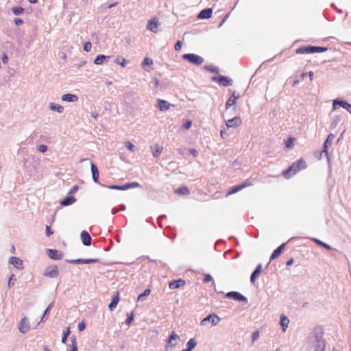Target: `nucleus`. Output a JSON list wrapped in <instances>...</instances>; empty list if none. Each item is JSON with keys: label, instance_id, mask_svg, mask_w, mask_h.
<instances>
[{"label": "nucleus", "instance_id": "5", "mask_svg": "<svg viewBox=\"0 0 351 351\" xmlns=\"http://www.w3.org/2000/svg\"><path fill=\"white\" fill-rule=\"evenodd\" d=\"M208 322H210L212 326H215L219 324L221 322V318L216 313H210L201 320L200 325L205 326H206Z\"/></svg>", "mask_w": 351, "mask_h": 351}, {"label": "nucleus", "instance_id": "28", "mask_svg": "<svg viewBox=\"0 0 351 351\" xmlns=\"http://www.w3.org/2000/svg\"><path fill=\"white\" fill-rule=\"evenodd\" d=\"M285 246V243H282L276 250H275L274 251V252L272 253V254L270 257V259L274 260V259H276V258H278L280 256V254L282 253V252L283 251Z\"/></svg>", "mask_w": 351, "mask_h": 351}, {"label": "nucleus", "instance_id": "58", "mask_svg": "<svg viewBox=\"0 0 351 351\" xmlns=\"http://www.w3.org/2000/svg\"><path fill=\"white\" fill-rule=\"evenodd\" d=\"M45 233H46V235L47 237H49L51 236L53 232L51 230L49 226H46V230H45Z\"/></svg>", "mask_w": 351, "mask_h": 351}, {"label": "nucleus", "instance_id": "40", "mask_svg": "<svg viewBox=\"0 0 351 351\" xmlns=\"http://www.w3.org/2000/svg\"><path fill=\"white\" fill-rule=\"evenodd\" d=\"M12 11L15 15H19L24 12V9L21 7H14Z\"/></svg>", "mask_w": 351, "mask_h": 351}, {"label": "nucleus", "instance_id": "36", "mask_svg": "<svg viewBox=\"0 0 351 351\" xmlns=\"http://www.w3.org/2000/svg\"><path fill=\"white\" fill-rule=\"evenodd\" d=\"M70 351H78L75 337L71 339V343L69 346Z\"/></svg>", "mask_w": 351, "mask_h": 351}, {"label": "nucleus", "instance_id": "64", "mask_svg": "<svg viewBox=\"0 0 351 351\" xmlns=\"http://www.w3.org/2000/svg\"><path fill=\"white\" fill-rule=\"evenodd\" d=\"M77 189H78V186L75 185V186L71 189V190L70 191L69 193L71 194V193H73V192L76 191Z\"/></svg>", "mask_w": 351, "mask_h": 351}, {"label": "nucleus", "instance_id": "7", "mask_svg": "<svg viewBox=\"0 0 351 351\" xmlns=\"http://www.w3.org/2000/svg\"><path fill=\"white\" fill-rule=\"evenodd\" d=\"M18 329L22 334H26L31 330V325L27 317H23L18 324Z\"/></svg>", "mask_w": 351, "mask_h": 351}, {"label": "nucleus", "instance_id": "45", "mask_svg": "<svg viewBox=\"0 0 351 351\" xmlns=\"http://www.w3.org/2000/svg\"><path fill=\"white\" fill-rule=\"evenodd\" d=\"M110 189H115V190H120V191H125L126 190V188H125V184L122 186L119 185H110L108 186Z\"/></svg>", "mask_w": 351, "mask_h": 351}, {"label": "nucleus", "instance_id": "11", "mask_svg": "<svg viewBox=\"0 0 351 351\" xmlns=\"http://www.w3.org/2000/svg\"><path fill=\"white\" fill-rule=\"evenodd\" d=\"M160 25V23L159 20L156 17H154L148 21L147 29L154 33H157Z\"/></svg>", "mask_w": 351, "mask_h": 351}, {"label": "nucleus", "instance_id": "10", "mask_svg": "<svg viewBox=\"0 0 351 351\" xmlns=\"http://www.w3.org/2000/svg\"><path fill=\"white\" fill-rule=\"evenodd\" d=\"M335 139V135L333 134H330L328 136L326 140L325 141L324 145V149L322 152L319 154V158H321L322 154H325L326 156L329 159V154H328V147L330 146Z\"/></svg>", "mask_w": 351, "mask_h": 351}, {"label": "nucleus", "instance_id": "26", "mask_svg": "<svg viewBox=\"0 0 351 351\" xmlns=\"http://www.w3.org/2000/svg\"><path fill=\"white\" fill-rule=\"evenodd\" d=\"M119 301V293H117L115 296H114L111 300V302L108 305V308L110 311H113L117 306V304Z\"/></svg>", "mask_w": 351, "mask_h": 351}, {"label": "nucleus", "instance_id": "43", "mask_svg": "<svg viewBox=\"0 0 351 351\" xmlns=\"http://www.w3.org/2000/svg\"><path fill=\"white\" fill-rule=\"evenodd\" d=\"M138 186H139V184L136 182L127 183L125 184V188H126V190L131 189V188H136Z\"/></svg>", "mask_w": 351, "mask_h": 351}, {"label": "nucleus", "instance_id": "42", "mask_svg": "<svg viewBox=\"0 0 351 351\" xmlns=\"http://www.w3.org/2000/svg\"><path fill=\"white\" fill-rule=\"evenodd\" d=\"M125 146L131 152H135V146L133 143H132L130 141H126L125 142Z\"/></svg>", "mask_w": 351, "mask_h": 351}, {"label": "nucleus", "instance_id": "62", "mask_svg": "<svg viewBox=\"0 0 351 351\" xmlns=\"http://www.w3.org/2000/svg\"><path fill=\"white\" fill-rule=\"evenodd\" d=\"M231 97H234L235 98V100H237V99L239 98V95L237 94L235 91L232 93V95L230 96Z\"/></svg>", "mask_w": 351, "mask_h": 351}, {"label": "nucleus", "instance_id": "47", "mask_svg": "<svg viewBox=\"0 0 351 351\" xmlns=\"http://www.w3.org/2000/svg\"><path fill=\"white\" fill-rule=\"evenodd\" d=\"M293 141H294V138H289L286 141H285V146L288 148H291L293 147Z\"/></svg>", "mask_w": 351, "mask_h": 351}, {"label": "nucleus", "instance_id": "61", "mask_svg": "<svg viewBox=\"0 0 351 351\" xmlns=\"http://www.w3.org/2000/svg\"><path fill=\"white\" fill-rule=\"evenodd\" d=\"M189 152L194 156L196 157L198 155V152L195 149H190Z\"/></svg>", "mask_w": 351, "mask_h": 351}, {"label": "nucleus", "instance_id": "52", "mask_svg": "<svg viewBox=\"0 0 351 351\" xmlns=\"http://www.w3.org/2000/svg\"><path fill=\"white\" fill-rule=\"evenodd\" d=\"M182 44L181 41H180V40L177 41L174 46L175 50H176V51L180 50L182 48Z\"/></svg>", "mask_w": 351, "mask_h": 351}, {"label": "nucleus", "instance_id": "55", "mask_svg": "<svg viewBox=\"0 0 351 351\" xmlns=\"http://www.w3.org/2000/svg\"><path fill=\"white\" fill-rule=\"evenodd\" d=\"M134 320V315L132 313L128 317L125 322L127 324H130Z\"/></svg>", "mask_w": 351, "mask_h": 351}, {"label": "nucleus", "instance_id": "57", "mask_svg": "<svg viewBox=\"0 0 351 351\" xmlns=\"http://www.w3.org/2000/svg\"><path fill=\"white\" fill-rule=\"evenodd\" d=\"M1 60H2L3 63H4V64H7L8 63V57L6 55V53H3V56L1 57Z\"/></svg>", "mask_w": 351, "mask_h": 351}, {"label": "nucleus", "instance_id": "44", "mask_svg": "<svg viewBox=\"0 0 351 351\" xmlns=\"http://www.w3.org/2000/svg\"><path fill=\"white\" fill-rule=\"evenodd\" d=\"M259 337H260L259 330H255L254 332H253V333L252 335V342H255L256 341H257L259 339Z\"/></svg>", "mask_w": 351, "mask_h": 351}, {"label": "nucleus", "instance_id": "39", "mask_svg": "<svg viewBox=\"0 0 351 351\" xmlns=\"http://www.w3.org/2000/svg\"><path fill=\"white\" fill-rule=\"evenodd\" d=\"M176 192L178 194H182V195H188L189 193V189L185 186L180 187V188L178 189L176 191Z\"/></svg>", "mask_w": 351, "mask_h": 351}, {"label": "nucleus", "instance_id": "46", "mask_svg": "<svg viewBox=\"0 0 351 351\" xmlns=\"http://www.w3.org/2000/svg\"><path fill=\"white\" fill-rule=\"evenodd\" d=\"M84 50L86 52H89L92 49V44L90 42H86L83 46Z\"/></svg>", "mask_w": 351, "mask_h": 351}, {"label": "nucleus", "instance_id": "35", "mask_svg": "<svg viewBox=\"0 0 351 351\" xmlns=\"http://www.w3.org/2000/svg\"><path fill=\"white\" fill-rule=\"evenodd\" d=\"M70 335V328L67 327L66 330L63 332L61 341L62 343H65L66 341V339L68 336Z\"/></svg>", "mask_w": 351, "mask_h": 351}, {"label": "nucleus", "instance_id": "37", "mask_svg": "<svg viewBox=\"0 0 351 351\" xmlns=\"http://www.w3.org/2000/svg\"><path fill=\"white\" fill-rule=\"evenodd\" d=\"M236 101L237 100H235V98L234 97H230L227 101H226V108L228 109L230 107L234 106L236 104Z\"/></svg>", "mask_w": 351, "mask_h": 351}, {"label": "nucleus", "instance_id": "18", "mask_svg": "<svg viewBox=\"0 0 351 351\" xmlns=\"http://www.w3.org/2000/svg\"><path fill=\"white\" fill-rule=\"evenodd\" d=\"M252 186V183L251 182H243L241 184L235 186L233 188H232L231 190H230L228 192L227 195H230L239 192V191H241V189H244V188H245L247 186Z\"/></svg>", "mask_w": 351, "mask_h": 351}, {"label": "nucleus", "instance_id": "8", "mask_svg": "<svg viewBox=\"0 0 351 351\" xmlns=\"http://www.w3.org/2000/svg\"><path fill=\"white\" fill-rule=\"evenodd\" d=\"M182 58L195 65H199L204 62V58L194 53L184 54Z\"/></svg>", "mask_w": 351, "mask_h": 351}, {"label": "nucleus", "instance_id": "25", "mask_svg": "<svg viewBox=\"0 0 351 351\" xmlns=\"http://www.w3.org/2000/svg\"><path fill=\"white\" fill-rule=\"evenodd\" d=\"M154 157L158 158L162 152L163 147L158 144H154L151 147Z\"/></svg>", "mask_w": 351, "mask_h": 351}, {"label": "nucleus", "instance_id": "29", "mask_svg": "<svg viewBox=\"0 0 351 351\" xmlns=\"http://www.w3.org/2000/svg\"><path fill=\"white\" fill-rule=\"evenodd\" d=\"M93 180L95 182H98L99 171L97 167L93 163H90Z\"/></svg>", "mask_w": 351, "mask_h": 351}, {"label": "nucleus", "instance_id": "38", "mask_svg": "<svg viewBox=\"0 0 351 351\" xmlns=\"http://www.w3.org/2000/svg\"><path fill=\"white\" fill-rule=\"evenodd\" d=\"M115 62L121 65L122 67H125L126 66L127 61L124 58L119 57L116 59Z\"/></svg>", "mask_w": 351, "mask_h": 351}, {"label": "nucleus", "instance_id": "23", "mask_svg": "<svg viewBox=\"0 0 351 351\" xmlns=\"http://www.w3.org/2000/svg\"><path fill=\"white\" fill-rule=\"evenodd\" d=\"M154 62L151 58H145L142 62L141 66L146 71L150 72L152 70V66Z\"/></svg>", "mask_w": 351, "mask_h": 351}, {"label": "nucleus", "instance_id": "49", "mask_svg": "<svg viewBox=\"0 0 351 351\" xmlns=\"http://www.w3.org/2000/svg\"><path fill=\"white\" fill-rule=\"evenodd\" d=\"M192 125V121L191 120L186 121L182 125L185 130H189Z\"/></svg>", "mask_w": 351, "mask_h": 351}, {"label": "nucleus", "instance_id": "59", "mask_svg": "<svg viewBox=\"0 0 351 351\" xmlns=\"http://www.w3.org/2000/svg\"><path fill=\"white\" fill-rule=\"evenodd\" d=\"M14 22L16 25H20L23 23V20L19 18L14 19Z\"/></svg>", "mask_w": 351, "mask_h": 351}, {"label": "nucleus", "instance_id": "15", "mask_svg": "<svg viewBox=\"0 0 351 351\" xmlns=\"http://www.w3.org/2000/svg\"><path fill=\"white\" fill-rule=\"evenodd\" d=\"M242 123L241 119L239 117H235L226 121L227 128H238Z\"/></svg>", "mask_w": 351, "mask_h": 351}, {"label": "nucleus", "instance_id": "4", "mask_svg": "<svg viewBox=\"0 0 351 351\" xmlns=\"http://www.w3.org/2000/svg\"><path fill=\"white\" fill-rule=\"evenodd\" d=\"M327 50L326 47L307 46L298 48L296 50L297 53H313L324 52Z\"/></svg>", "mask_w": 351, "mask_h": 351}, {"label": "nucleus", "instance_id": "3", "mask_svg": "<svg viewBox=\"0 0 351 351\" xmlns=\"http://www.w3.org/2000/svg\"><path fill=\"white\" fill-rule=\"evenodd\" d=\"M180 341V337L175 331H171L166 340L165 350L171 351L178 345Z\"/></svg>", "mask_w": 351, "mask_h": 351}, {"label": "nucleus", "instance_id": "14", "mask_svg": "<svg viewBox=\"0 0 351 351\" xmlns=\"http://www.w3.org/2000/svg\"><path fill=\"white\" fill-rule=\"evenodd\" d=\"M8 263L12 265L15 268L19 270H22L23 269V261L18 257L11 256L8 259Z\"/></svg>", "mask_w": 351, "mask_h": 351}, {"label": "nucleus", "instance_id": "31", "mask_svg": "<svg viewBox=\"0 0 351 351\" xmlns=\"http://www.w3.org/2000/svg\"><path fill=\"white\" fill-rule=\"evenodd\" d=\"M261 269H262V266H261V265H259L256 267V269L254 271V272L252 273V274L251 276V278H250L252 282L254 283L255 282V280H256V278L261 274Z\"/></svg>", "mask_w": 351, "mask_h": 351}, {"label": "nucleus", "instance_id": "19", "mask_svg": "<svg viewBox=\"0 0 351 351\" xmlns=\"http://www.w3.org/2000/svg\"><path fill=\"white\" fill-rule=\"evenodd\" d=\"M47 255L50 258L53 260H60L62 258V254L56 250L48 249L47 250Z\"/></svg>", "mask_w": 351, "mask_h": 351}, {"label": "nucleus", "instance_id": "41", "mask_svg": "<svg viewBox=\"0 0 351 351\" xmlns=\"http://www.w3.org/2000/svg\"><path fill=\"white\" fill-rule=\"evenodd\" d=\"M16 279L15 278V276L14 274H12L10 277L8 279V285L9 287H12L16 282Z\"/></svg>", "mask_w": 351, "mask_h": 351}, {"label": "nucleus", "instance_id": "60", "mask_svg": "<svg viewBox=\"0 0 351 351\" xmlns=\"http://www.w3.org/2000/svg\"><path fill=\"white\" fill-rule=\"evenodd\" d=\"M220 135H221V137L223 139L226 138L228 136L227 132L223 130H221Z\"/></svg>", "mask_w": 351, "mask_h": 351}, {"label": "nucleus", "instance_id": "27", "mask_svg": "<svg viewBox=\"0 0 351 351\" xmlns=\"http://www.w3.org/2000/svg\"><path fill=\"white\" fill-rule=\"evenodd\" d=\"M184 283H185L184 280L180 279L178 280L171 281L169 283V287L171 289H178V288H180V287L183 286L184 285Z\"/></svg>", "mask_w": 351, "mask_h": 351}, {"label": "nucleus", "instance_id": "6", "mask_svg": "<svg viewBox=\"0 0 351 351\" xmlns=\"http://www.w3.org/2000/svg\"><path fill=\"white\" fill-rule=\"evenodd\" d=\"M343 108L351 114V104L346 100L336 99L332 101V110H337L339 108Z\"/></svg>", "mask_w": 351, "mask_h": 351}, {"label": "nucleus", "instance_id": "21", "mask_svg": "<svg viewBox=\"0 0 351 351\" xmlns=\"http://www.w3.org/2000/svg\"><path fill=\"white\" fill-rule=\"evenodd\" d=\"M48 108L50 110L56 112L60 114L62 113L64 110V108L62 106L56 104L54 102L49 103Z\"/></svg>", "mask_w": 351, "mask_h": 351}, {"label": "nucleus", "instance_id": "22", "mask_svg": "<svg viewBox=\"0 0 351 351\" xmlns=\"http://www.w3.org/2000/svg\"><path fill=\"white\" fill-rule=\"evenodd\" d=\"M82 241L83 244L86 246H89L91 244V237L88 232L84 230L81 232L80 234Z\"/></svg>", "mask_w": 351, "mask_h": 351}, {"label": "nucleus", "instance_id": "24", "mask_svg": "<svg viewBox=\"0 0 351 351\" xmlns=\"http://www.w3.org/2000/svg\"><path fill=\"white\" fill-rule=\"evenodd\" d=\"M280 324L282 331L286 332L289 324V319L283 314L280 315Z\"/></svg>", "mask_w": 351, "mask_h": 351}, {"label": "nucleus", "instance_id": "50", "mask_svg": "<svg viewBox=\"0 0 351 351\" xmlns=\"http://www.w3.org/2000/svg\"><path fill=\"white\" fill-rule=\"evenodd\" d=\"M69 263H77V264H82V263L84 264V259L79 258V259H76V260H70V261H69Z\"/></svg>", "mask_w": 351, "mask_h": 351}, {"label": "nucleus", "instance_id": "17", "mask_svg": "<svg viewBox=\"0 0 351 351\" xmlns=\"http://www.w3.org/2000/svg\"><path fill=\"white\" fill-rule=\"evenodd\" d=\"M61 101L64 102L74 103L78 101V97L75 94L66 93L61 96Z\"/></svg>", "mask_w": 351, "mask_h": 351}, {"label": "nucleus", "instance_id": "54", "mask_svg": "<svg viewBox=\"0 0 351 351\" xmlns=\"http://www.w3.org/2000/svg\"><path fill=\"white\" fill-rule=\"evenodd\" d=\"M213 280V277L210 274H206L204 281L208 282Z\"/></svg>", "mask_w": 351, "mask_h": 351}, {"label": "nucleus", "instance_id": "30", "mask_svg": "<svg viewBox=\"0 0 351 351\" xmlns=\"http://www.w3.org/2000/svg\"><path fill=\"white\" fill-rule=\"evenodd\" d=\"M75 201H76V199L74 197L68 196L60 202V204L64 206H69V205L73 204L74 202H75Z\"/></svg>", "mask_w": 351, "mask_h": 351}, {"label": "nucleus", "instance_id": "32", "mask_svg": "<svg viewBox=\"0 0 351 351\" xmlns=\"http://www.w3.org/2000/svg\"><path fill=\"white\" fill-rule=\"evenodd\" d=\"M197 344V341H195V339L193 338H191L188 341V342L186 343V349L188 350L192 351V350H193L196 347Z\"/></svg>", "mask_w": 351, "mask_h": 351}, {"label": "nucleus", "instance_id": "16", "mask_svg": "<svg viewBox=\"0 0 351 351\" xmlns=\"http://www.w3.org/2000/svg\"><path fill=\"white\" fill-rule=\"evenodd\" d=\"M226 298H232L237 301H246V298L241 295L240 293L237 291H230L226 293Z\"/></svg>", "mask_w": 351, "mask_h": 351}, {"label": "nucleus", "instance_id": "2", "mask_svg": "<svg viewBox=\"0 0 351 351\" xmlns=\"http://www.w3.org/2000/svg\"><path fill=\"white\" fill-rule=\"evenodd\" d=\"M307 165L306 161L303 159H300L298 161L293 162L292 165L285 171L283 174L285 177L289 178V174L293 175L298 172L301 169L306 168Z\"/></svg>", "mask_w": 351, "mask_h": 351}, {"label": "nucleus", "instance_id": "1", "mask_svg": "<svg viewBox=\"0 0 351 351\" xmlns=\"http://www.w3.org/2000/svg\"><path fill=\"white\" fill-rule=\"evenodd\" d=\"M309 343L314 351H324L326 341L322 332H318L310 337Z\"/></svg>", "mask_w": 351, "mask_h": 351}, {"label": "nucleus", "instance_id": "12", "mask_svg": "<svg viewBox=\"0 0 351 351\" xmlns=\"http://www.w3.org/2000/svg\"><path fill=\"white\" fill-rule=\"evenodd\" d=\"M212 80L217 82L223 86H228L232 84V79L226 76L213 77Z\"/></svg>", "mask_w": 351, "mask_h": 351}, {"label": "nucleus", "instance_id": "56", "mask_svg": "<svg viewBox=\"0 0 351 351\" xmlns=\"http://www.w3.org/2000/svg\"><path fill=\"white\" fill-rule=\"evenodd\" d=\"M53 306V304H50L48 307L47 308V309L45 310V311L44 312V314H43V317L41 318V321H43V319H44V317L48 313L49 311L51 308V307Z\"/></svg>", "mask_w": 351, "mask_h": 351}, {"label": "nucleus", "instance_id": "48", "mask_svg": "<svg viewBox=\"0 0 351 351\" xmlns=\"http://www.w3.org/2000/svg\"><path fill=\"white\" fill-rule=\"evenodd\" d=\"M37 149L41 153H45L47 151V146L45 145H40L38 146Z\"/></svg>", "mask_w": 351, "mask_h": 351}, {"label": "nucleus", "instance_id": "33", "mask_svg": "<svg viewBox=\"0 0 351 351\" xmlns=\"http://www.w3.org/2000/svg\"><path fill=\"white\" fill-rule=\"evenodd\" d=\"M106 58L107 57L104 55H99L95 58L94 63L95 64H101L104 62V61L106 59Z\"/></svg>", "mask_w": 351, "mask_h": 351}, {"label": "nucleus", "instance_id": "63", "mask_svg": "<svg viewBox=\"0 0 351 351\" xmlns=\"http://www.w3.org/2000/svg\"><path fill=\"white\" fill-rule=\"evenodd\" d=\"M228 16H229V14H227L224 16V18L223 19V20L221 21V22L220 23V24L219 25V27H221L226 22V21L228 19Z\"/></svg>", "mask_w": 351, "mask_h": 351}, {"label": "nucleus", "instance_id": "51", "mask_svg": "<svg viewBox=\"0 0 351 351\" xmlns=\"http://www.w3.org/2000/svg\"><path fill=\"white\" fill-rule=\"evenodd\" d=\"M97 261H98L97 259H90V258L84 259V264L97 263Z\"/></svg>", "mask_w": 351, "mask_h": 351}, {"label": "nucleus", "instance_id": "13", "mask_svg": "<svg viewBox=\"0 0 351 351\" xmlns=\"http://www.w3.org/2000/svg\"><path fill=\"white\" fill-rule=\"evenodd\" d=\"M156 107L159 110L164 112L169 110L171 107H173V105L165 99H157Z\"/></svg>", "mask_w": 351, "mask_h": 351}, {"label": "nucleus", "instance_id": "9", "mask_svg": "<svg viewBox=\"0 0 351 351\" xmlns=\"http://www.w3.org/2000/svg\"><path fill=\"white\" fill-rule=\"evenodd\" d=\"M44 276L54 278L58 276L59 271L56 265H49L45 269Z\"/></svg>", "mask_w": 351, "mask_h": 351}, {"label": "nucleus", "instance_id": "53", "mask_svg": "<svg viewBox=\"0 0 351 351\" xmlns=\"http://www.w3.org/2000/svg\"><path fill=\"white\" fill-rule=\"evenodd\" d=\"M85 328L86 325L83 322L78 324V329L80 332L84 330Z\"/></svg>", "mask_w": 351, "mask_h": 351}, {"label": "nucleus", "instance_id": "34", "mask_svg": "<svg viewBox=\"0 0 351 351\" xmlns=\"http://www.w3.org/2000/svg\"><path fill=\"white\" fill-rule=\"evenodd\" d=\"M151 293V290L149 289H147L144 291V292L140 294L138 297V301H143L146 296H148Z\"/></svg>", "mask_w": 351, "mask_h": 351}, {"label": "nucleus", "instance_id": "20", "mask_svg": "<svg viewBox=\"0 0 351 351\" xmlns=\"http://www.w3.org/2000/svg\"><path fill=\"white\" fill-rule=\"evenodd\" d=\"M213 10L211 8H206L202 10L197 15L199 19H208L212 16Z\"/></svg>", "mask_w": 351, "mask_h": 351}]
</instances>
